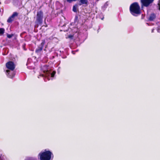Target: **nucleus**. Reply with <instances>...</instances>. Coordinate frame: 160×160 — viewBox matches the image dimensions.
<instances>
[{
    "label": "nucleus",
    "mask_w": 160,
    "mask_h": 160,
    "mask_svg": "<svg viewBox=\"0 0 160 160\" xmlns=\"http://www.w3.org/2000/svg\"><path fill=\"white\" fill-rule=\"evenodd\" d=\"M42 71L43 73L40 74L38 78H39V76L45 77L46 78H47L48 80L52 79L54 77L56 72L52 71L48 68L47 66H44L42 68Z\"/></svg>",
    "instance_id": "nucleus-1"
},
{
    "label": "nucleus",
    "mask_w": 160,
    "mask_h": 160,
    "mask_svg": "<svg viewBox=\"0 0 160 160\" xmlns=\"http://www.w3.org/2000/svg\"><path fill=\"white\" fill-rule=\"evenodd\" d=\"M7 68L10 71L7 70H6V74L8 77L12 78L15 75V73L13 71L15 68V65L14 63L11 61L7 62L6 64Z\"/></svg>",
    "instance_id": "nucleus-2"
},
{
    "label": "nucleus",
    "mask_w": 160,
    "mask_h": 160,
    "mask_svg": "<svg viewBox=\"0 0 160 160\" xmlns=\"http://www.w3.org/2000/svg\"><path fill=\"white\" fill-rule=\"evenodd\" d=\"M130 10L131 13L134 16L140 14V7L137 2H134L130 5Z\"/></svg>",
    "instance_id": "nucleus-3"
},
{
    "label": "nucleus",
    "mask_w": 160,
    "mask_h": 160,
    "mask_svg": "<svg viewBox=\"0 0 160 160\" xmlns=\"http://www.w3.org/2000/svg\"><path fill=\"white\" fill-rule=\"evenodd\" d=\"M52 154V152L49 151H45L40 153L38 155L40 160H50Z\"/></svg>",
    "instance_id": "nucleus-4"
},
{
    "label": "nucleus",
    "mask_w": 160,
    "mask_h": 160,
    "mask_svg": "<svg viewBox=\"0 0 160 160\" xmlns=\"http://www.w3.org/2000/svg\"><path fill=\"white\" fill-rule=\"evenodd\" d=\"M43 18V13L42 11L38 12H37L36 21L39 24H41L42 22V19Z\"/></svg>",
    "instance_id": "nucleus-5"
},
{
    "label": "nucleus",
    "mask_w": 160,
    "mask_h": 160,
    "mask_svg": "<svg viewBox=\"0 0 160 160\" xmlns=\"http://www.w3.org/2000/svg\"><path fill=\"white\" fill-rule=\"evenodd\" d=\"M18 13L16 12H14L12 14L11 16L7 20V22L9 23L11 22L15 19V17L18 15Z\"/></svg>",
    "instance_id": "nucleus-6"
},
{
    "label": "nucleus",
    "mask_w": 160,
    "mask_h": 160,
    "mask_svg": "<svg viewBox=\"0 0 160 160\" xmlns=\"http://www.w3.org/2000/svg\"><path fill=\"white\" fill-rule=\"evenodd\" d=\"M154 0H141L142 5L145 6L147 7Z\"/></svg>",
    "instance_id": "nucleus-7"
},
{
    "label": "nucleus",
    "mask_w": 160,
    "mask_h": 160,
    "mask_svg": "<svg viewBox=\"0 0 160 160\" xmlns=\"http://www.w3.org/2000/svg\"><path fill=\"white\" fill-rule=\"evenodd\" d=\"M45 42H42L40 46L36 50V52L37 53H39L42 51L43 45L44 44Z\"/></svg>",
    "instance_id": "nucleus-8"
},
{
    "label": "nucleus",
    "mask_w": 160,
    "mask_h": 160,
    "mask_svg": "<svg viewBox=\"0 0 160 160\" xmlns=\"http://www.w3.org/2000/svg\"><path fill=\"white\" fill-rule=\"evenodd\" d=\"M156 18V16L154 14H152L150 16L149 18V21H153Z\"/></svg>",
    "instance_id": "nucleus-9"
},
{
    "label": "nucleus",
    "mask_w": 160,
    "mask_h": 160,
    "mask_svg": "<svg viewBox=\"0 0 160 160\" xmlns=\"http://www.w3.org/2000/svg\"><path fill=\"white\" fill-rule=\"evenodd\" d=\"M80 5L82 4H86L88 3V0H80Z\"/></svg>",
    "instance_id": "nucleus-10"
},
{
    "label": "nucleus",
    "mask_w": 160,
    "mask_h": 160,
    "mask_svg": "<svg viewBox=\"0 0 160 160\" xmlns=\"http://www.w3.org/2000/svg\"><path fill=\"white\" fill-rule=\"evenodd\" d=\"M5 30L3 28H0V35H2L4 32Z\"/></svg>",
    "instance_id": "nucleus-11"
},
{
    "label": "nucleus",
    "mask_w": 160,
    "mask_h": 160,
    "mask_svg": "<svg viewBox=\"0 0 160 160\" xmlns=\"http://www.w3.org/2000/svg\"><path fill=\"white\" fill-rule=\"evenodd\" d=\"M108 2H106L104 4V5L102 7V8L104 10L108 6Z\"/></svg>",
    "instance_id": "nucleus-12"
},
{
    "label": "nucleus",
    "mask_w": 160,
    "mask_h": 160,
    "mask_svg": "<svg viewBox=\"0 0 160 160\" xmlns=\"http://www.w3.org/2000/svg\"><path fill=\"white\" fill-rule=\"evenodd\" d=\"M0 160H6V158L4 156L2 155L0 156Z\"/></svg>",
    "instance_id": "nucleus-13"
},
{
    "label": "nucleus",
    "mask_w": 160,
    "mask_h": 160,
    "mask_svg": "<svg viewBox=\"0 0 160 160\" xmlns=\"http://www.w3.org/2000/svg\"><path fill=\"white\" fill-rule=\"evenodd\" d=\"M77 5H74L73 7V12H77Z\"/></svg>",
    "instance_id": "nucleus-14"
},
{
    "label": "nucleus",
    "mask_w": 160,
    "mask_h": 160,
    "mask_svg": "<svg viewBox=\"0 0 160 160\" xmlns=\"http://www.w3.org/2000/svg\"><path fill=\"white\" fill-rule=\"evenodd\" d=\"M31 59H28V62H27V65H29V63L30 62V61H31ZM29 67V66H28V67Z\"/></svg>",
    "instance_id": "nucleus-15"
},
{
    "label": "nucleus",
    "mask_w": 160,
    "mask_h": 160,
    "mask_svg": "<svg viewBox=\"0 0 160 160\" xmlns=\"http://www.w3.org/2000/svg\"><path fill=\"white\" fill-rule=\"evenodd\" d=\"M77 0H67V2L69 3H71L73 1H76Z\"/></svg>",
    "instance_id": "nucleus-16"
},
{
    "label": "nucleus",
    "mask_w": 160,
    "mask_h": 160,
    "mask_svg": "<svg viewBox=\"0 0 160 160\" xmlns=\"http://www.w3.org/2000/svg\"><path fill=\"white\" fill-rule=\"evenodd\" d=\"M12 36V35L8 34L7 35V37L9 38H11Z\"/></svg>",
    "instance_id": "nucleus-17"
},
{
    "label": "nucleus",
    "mask_w": 160,
    "mask_h": 160,
    "mask_svg": "<svg viewBox=\"0 0 160 160\" xmlns=\"http://www.w3.org/2000/svg\"><path fill=\"white\" fill-rule=\"evenodd\" d=\"M157 30L158 32L160 33V27H158V28Z\"/></svg>",
    "instance_id": "nucleus-18"
},
{
    "label": "nucleus",
    "mask_w": 160,
    "mask_h": 160,
    "mask_svg": "<svg viewBox=\"0 0 160 160\" xmlns=\"http://www.w3.org/2000/svg\"><path fill=\"white\" fill-rule=\"evenodd\" d=\"M158 5L159 6V9L160 10V0H159V2L158 3Z\"/></svg>",
    "instance_id": "nucleus-19"
},
{
    "label": "nucleus",
    "mask_w": 160,
    "mask_h": 160,
    "mask_svg": "<svg viewBox=\"0 0 160 160\" xmlns=\"http://www.w3.org/2000/svg\"><path fill=\"white\" fill-rule=\"evenodd\" d=\"M74 52H75L74 51H72V53L73 54H75Z\"/></svg>",
    "instance_id": "nucleus-20"
},
{
    "label": "nucleus",
    "mask_w": 160,
    "mask_h": 160,
    "mask_svg": "<svg viewBox=\"0 0 160 160\" xmlns=\"http://www.w3.org/2000/svg\"><path fill=\"white\" fill-rule=\"evenodd\" d=\"M153 30H154V29H153L152 30V32H153Z\"/></svg>",
    "instance_id": "nucleus-21"
},
{
    "label": "nucleus",
    "mask_w": 160,
    "mask_h": 160,
    "mask_svg": "<svg viewBox=\"0 0 160 160\" xmlns=\"http://www.w3.org/2000/svg\"><path fill=\"white\" fill-rule=\"evenodd\" d=\"M45 81H46V80L45 79H44Z\"/></svg>",
    "instance_id": "nucleus-22"
}]
</instances>
